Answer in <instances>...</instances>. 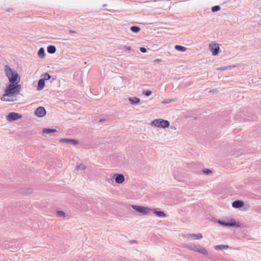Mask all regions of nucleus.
I'll return each instance as SVG.
<instances>
[{"instance_id":"nucleus-1","label":"nucleus","mask_w":261,"mask_h":261,"mask_svg":"<svg viewBox=\"0 0 261 261\" xmlns=\"http://www.w3.org/2000/svg\"><path fill=\"white\" fill-rule=\"evenodd\" d=\"M4 70L10 83L18 84L19 82L20 77L15 70H13L8 65L4 66Z\"/></svg>"},{"instance_id":"nucleus-2","label":"nucleus","mask_w":261,"mask_h":261,"mask_svg":"<svg viewBox=\"0 0 261 261\" xmlns=\"http://www.w3.org/2000/svg\"><path fill=\"white\" fill-rule=\"evenodd\" d=\"M21 86L20 84L10 83L5 90L4 96H11L19 93L21 90Z\"/></svg>"},{"instance_id":"nucleus-3","label":"nucleus","mask_w":261,"mask_h":261,"mask_svg":"<svg viewBox=\"0 0 261 261\" xmlns=\"http://www.w3.org/2000/svg\"><path fill=\"white\" fill-rule=\"evenodd\" d=\"M151 125L157 127L166 128L169 126L170 122L167 120L156 119L151 122Z\"/></svg>"},{"instance_id":"nucleus-4","label":"nucleus","mask_w":261,"mask_h":261,"mask_svg":"<svg viewBox=\"0 0 261 261\" xmlns=\"http://www.w3.org/2000/svg\"><path fill=\"white\" fill-rule=\"evenodd\" d=\"M218 223L220 225L227 226V227H241V224L239 222H237L234 219L232 218L229 221L226 222L223 220H219L218 221Z\"/></svg>"},{"instance_id":"nucleus-5","label":"nucleus","mask_w":261,"mask_h":261,"mask_svg":"<svg viewBox=\"0 0 261 261\" xmlns=\"http://www.w3.org/2000/svg\"><path fill=\"white\" fill-rule=\"evenodd\" d=\"M132 207L136 211L143 214H147L152 209L143 206L132 205Z\"/></svg>"},{"instance_id":"nucleus-6","label":"nucleus","mask_w":261,"mask_h":261,"mask_svg":"<svg viewBox=\"0 0 261 261\" xmlns=\"http://www.w3.org/2000/svg\"><path fill=\"white\" fill-rule=\"evenodd\" d=\"M22 117V115L15 113V112H11L9 113V114L7 116V119L10 121L12 122L19 119H21Z\"/></svg>"},{"instance_id":"nucleus-7","label":"nucleus","mask_w":261,"mask_h":261,"mask_svg":"<svg viewBox=\"0 0 261 261\" xmlns=\"http://www.w3.org/2000/svg\"><path fill=\"white\" fill-rule=\"evenodd\" d=\"M18 246L19 243L17 242H8L5 244V247L11 251H15Z\"/></svg>"},{"instance_id":"nucleus-8","label":"nucleus","mask_w":261,"mask_h":261,"mask_svg":"<svg viewBox=\"0 0 261 261\" xmlns=\"http://www.w3.org/2000/svg\"><path fill=\"white\" fill-rule=\"evenodd\" d=\"M59 141L61 143L71 144L73 146H75L79 143L78 140L75 139L62 138Z\"/></svg>"},{"instance_id":"nucleus-9","label":"nucleus","mask_w":261,"mask_h":261,"mask_svg":"<svg viewBox=\"0 0 261 261\" xmlns=\"http://www.w3.org/2000/svg\"><path fill=\"white\" fill-rule=\"evenodd\" d=\"M112 179H114L117 184H122L124 181L125 177L122 174L116 173L112 176Z\"/></svg>"},{"instance_id":"nucleus-10","label":"nucleus","mask_w":261,"mask_h":261,"mask_svg":"<svg viewBox=\"0 0 261 261\" xmlns=\"http://www.w3.org/2000/svg\"><path fill=\"white\" fill-rule=\"evenodd\" d=\"M210 48L213 56H217L218 55L220 50V47L218 44L214 43L212 45H210Z\"/></svg>"},{"instance_id":"nucleus-11","label":"nucleus","mask_w":261,"mask_h":261,"mask_svg":"<svg viewBox=\"0 0 261 261\" xmlns=\"http://www.w3.org/2000/svg\"><path fill=\"white\" fill-rule=\"evenodd\" d=\"M46 111L43 107L40 106L37 108L35 114L38 117H42L46 115Z\"/></svg>"},{"instance_id":"nucleus-12","label":"nucleus","mask_w":261,"mask_h":261,"mask_svg":"<svg viewBox=\"0 0 261 261\" xmlns=\"http://www.w3.org/2000/svg\"><path fill=\"white\" fill-rule=\"evenodd\" d=\"M244 205V202L240 200L234 201L232 203V206L236 208H240Z\"/></svg>"},{"instance_id":"nucleus-13","label":"nucleus","mask_w":261,"mask_h":261,"mask_svg":"<svg viewBox=\"0 0 261 261\" xmlns=\"http://www.w3.org/2000/svg\"><path fill=\"white\" fill-rule=\"evenodd\" d=\"M152 211H153V213L159 217L163 218L166 217V214L165 213V212L162 211H160L159 208H155L152 210Z\"/></svg>"},{"instance_id":"nucleus-14","label":"nucleus","mask_w":261,"mask_h":261,"mask_svg":"<svg viewBox=\"0 0 261 261\" xmlns=\"http://www.w3.org/2000/svg\"><path fill=\"white\" fill-rule=\"evenodd\" d=\"M128 100L132 105H137L140 102V98L137 97H129Z\"/></svg>"},{"instance_id":"nucleus-15","label":"nucleus","mask_w":261,"mask_h":261,"mask_svg":"<svg viewBox=\"0 0 261 261\" xmlns=\"http://www.w3.org/2000/svg\"><path fill=\"white\" fill-rule=\"evenodd\" d=\"M45 86V81L43 79H40L39 80L38 82V86L37 87V90L40 91L42 90Z\"/></svg>"},{"instance_id":"nucleus-16","label":"nucleus","mask_w":261,"mask_h":261,"mask_svg":"<svg viewBox=\"0 0 261 261\" xmlns=\"http://www.w3.org/2000/svg\"><path fill=\"white\" fill-rule=\"evenodd\" d=\"M200 246V245H195L194 244H190L188 245L187 247L192 250H193L196 252H198V250H199Z\"/></svg>"},{"instance_id":"nucleus-17","label":"nucleus","mask_w":261,"mask_h":261,"mask_svg":"<svg viewBox=\"0 0 261 261\" xmlns=\"http://www.w3.org/2000/svg\"><path fill=\"white\" fill-rule=\"evenodd\" d=\"M57 132V130L56 129L50 128H43L42 130V132L44 134H49L55 133Z\"/></svg>"},{"instance_id":"nucleus-18","label":"nucleus","mask_w":261,"mask_h":261,"mask_svg":"<svg viewBox=\"0 0 261 261\" xmlns=\"http://www.w3.org/2000/svg\"><path fill=\"white\" fill-rule=\"evenodd\" d=\"M47 51L49 54H53L56 51V48L54 45H50L47 47Z\"/></svg>"},{"instance_id":"nucleus-19","label":"nucleus","mask_w":261,"mask_h":261,"mask_svg":"<svg viewBox=\"0 0 261 261\" xmlns=\"http://www.w3.org/2000/svg\"><path fill=\"white\" fill-rule=\"evenodd\" d=\"M215 250H226L229 248V246L226 245H218L214 247Z\"/></svg>"},{"instance_id":"nucleus-20","label":"nucleus","mask_w":261,"mask_h":261,"mask_svg":"<svg viewBox=\"0 0 261 261\" xmlns=\"http://www.w3.org/2000/svg\"><path fill=\"white\" fill-rule=\"evenodd\" d=\"M45 55L44 49L43 47L40 48L38 51V56L40 58H44Z\"/></svg>"},{"instance_id":"nucleus-21","label":"nucleus","mask_w":261,"mask_h":261,"mask_svg":"<svg viewBox=\"0 0 261 261\" xmlns=\"http://www.w3.org/2000/svg\"><path fill=\"white\" fill-rule=\"evenodd\" d=\"M130 30L135 33H138L140 31L141 28L138 26L133 25L130 27Z\"/></svg>"},{"instance_id":"nucleus-22","label":"nucleus","mask_w":261,"mask_h":261,"mask_svg":"<svg viewBox=\"0 0 261 261\" xmlns=\"http://www.w3.org/2000/svg\"><path fill=\"white\" fill-rule=\"evenodd\" d=\"M189 236L192 237L193 239L195 240H199L202 238V235L201 233H198V234H190Z\"/></svg>"},{"instance_id":"nucleus-23","label":"nucleus","mask_w":261,"mask_h":261,"mask_svg":"<svg viewBox=\"0 0 261 261\" xmlns=\"http://www.w3.org/2000/svg\"><path fill=\"white\" fill-rule=\"evenodd\" d=\"M174 47L177 50L182 52H184L187 50V48L186 47L180 45H176Z\"/></svg>"},{"instance_id":"nucleus-24","label":"nucleus","mask_w":261,"mask_h":261,"mask_svg":"<svg viewBox=\"0 0 261 261\" xmlns=\"http://www.w3.org/2000/svg\"><path fill=\"white\" fill-rule=\"evenodd\" d=\"M198 252L203 255H207L208 253L206 249L205 248L202 247L201 246H200L199 250H198Z\"/></svg>"},{"instance_id":"nucleus-25","label":"nucleus","mask_w":261,"mask_h":261,"mask_svg":"<svg viewBox=\"0 0 261 261\" xmlns=\"http://www.w3.org/2000/svg\"><path fill=\"white\" fill-rule=\"evenodd\" d=\"M86 166L83 164H77V165H76V169L77 170H84L86 169Z\"/></svg>"},{"instance_id":"nucleus-26","label":"nucleus","mask_w":261,"mask_h":261,"mask_svg":"<svg viewBox=\"0 0 261 261\" xmlns=\"http://www.w3.org/2000/svg\"><path fill=\"white\" fill-rule=\"evenodd\" d=\"M42 78L44 81L49 80L51 78V76L48 73H45L42 75Z\"/></svg>"},{"instance_id":"nucleus-27","label":"nucleus","mask_w":261,"mask_h":261,"mask_svg":"<svg viewBox=\"0 0 261 261\" xmlns=\"http://www.w3.org/2000/svg\"><path fill=\"white\" fill-rule=\"evenodd\" d=\"M221 9L220 8V6H219V5H216L215 6H213L212 8V11L213 12H217L219 10H220Z\"/></svg>"},{"instance_id":"nucleus-28","label":"nucleus","mask_w":261,"mask_h":261,"mask_svg":"<svg viewBox=\"0 0 261 261\" xmlns=\"http://www.w3.org/2000/svg\"><path fill=\"white\" fill-rule=\"evenodd\" d=\"M143 93L145 95H146V96H150V95H151V94H152V92H151V91H150V90H143Z\"/></svg>"},{"instance_id":"nucleus-29","label":"nucleus","mask_w":261,"mask_h":261,"mask_svg":"<svg viewBox=\"0 0 261 261\" xmlns=\"http://www.w3.org/2000/svg\"><path fill=\"white\" fill-rule=\"evenodd\" d=\"M57 215L59 217H64L65 216V214L63 211H57Z\"/></svg>"},{"instance_id":"nucleus-30","label":"nucleus","mask_w":261,"mask_h":261,"mask_svg":"<svg viewBox=\"0 0 261 261\" xmlns=\"http://www.w3.org/2000/svg\"><path fill=\"white\" fill-rule=\"evenodd\" d=\"M203 172L204 174L207 175L210 173H212V171L210 169H204L203 170Z\"/></svg>"},{"instance_id":"nucleus-31","label":"nucleus","mask_w":261,"mask_h":261,"mask_svg":"<svg viewBox=\"0 0 261 261\" xmlns=\"http://www.w3.org/2000/svg\"><path fill=\"white\" fill-rule=\"evenodd\" d=\"M140 50L141 52L143 53H145L147 52V49L144 47H141L140 48Z\"/></svg>"},{"instance_id":"nucleus-32","label":"nucleus","mask_w":261,"mask_h":261,"mask_svg":"<svg viewBox=\"0 0 261 261\" xmlns=\"http://www.w3.org/2000/svg\"><path fill=\"white\" fill-rule=\"evenodd\" d=\"M173 100L172 99H169V100H165L164 101V103H170L171 102V101H172Z\"/></svg>"},{"instance_id":"nucleus-33","label":"nucleus","mask_w":261,"mask_h":261,"mask_svg":"<svg viewBox=\"0 0 261 261\" xmlns=\"http://www.w3.org/2000/svg\"><path fill=\"white\" fill-rule=\"evenodd\" d=\"M5 96H3L1 98V100H3V101H10V100H9V99H6V98H4Z\"/></svg>"},{"instance_id":"nucleus-34","label":"nucleus","mask_w":261,"mask_h":261,"mask_svg":"<svg viewBox=\"0 0 261 261\" xmlns=\"http://www.w3.org/2000/svg\"><path fill=\"white\" fill-rule=\"evenodd\" d=\"M69 33H76V32H75V31H73V30H70L69 31Z\"/></svg>"},{"instance_id":"nucleus-35","label":"nucleus","mask_w":261,"mask_h":261,"mask_svg":"<svg viewBox=\"0 0 261 261\" xmlns=\"http://www.w3.org/2000/svg\"><path fill=\"white\" fill-rule=\"evenodd\" d=\"M126 49L127 50H129V51H130V50H131L132 48H131V47H130V46H126Z\"/></svg>"},{"instance_id":"nucleus-36","label":"nucleus","mask_w":261,"mask_h":261,"mask_svg":"<svg viewBox=\"0 0 261 261\" xmlns=\"http://www.w3.org/2000/svg\"><path fill=\"white\" fill-rule=\"evenodd\" d=\"M161 61H162V60L161 59H157L154 60V62H160Z\"/></svg>"},{"instance_id":"nucleus-37","label":"nucleus","mask_w":261,"mask_h":261,"mask_svg":"<svg viewBox=\"0 0 261 261\" xmlns=\"http://www.w3.org/2000/svg\"><path fill=\"white\" fill-rule=\"evenodd\" d=\"M105 121V119H100V120H99V122H103V121Z\"/></svg>"},{"instance_id":"nucleus-38","label":"nucleus","mask_w":261,"mask_h":261,"mask_svg":"<svg viewBox=\"0 0 261 261\" xmlns=\"http://www.w3.org/2000/svg\"><path fill=\"white\" fill-rule=\"evenodd\" d=\"M258 212H259V213H261V210H259L258 211Z\"/></svg>"}]
</instances>
